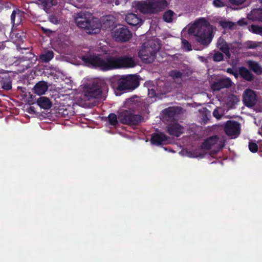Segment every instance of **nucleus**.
Instances as JSON below:
<instances>
[{"mask_svg": "<svg viewBox=\"0 0 262 262\" xmlns=\"http://www.w3.org/2000/svg\"><path fill=\"white\" fill-rule=\"evenodd\" d=\"M136 66V61L132 57L128 56L118 57L111 56V70L121 68H132Z\"/></svg>", "mask_w": 262, "mask_h": 262, "instance_id": "0eeeda50", "label": "nucleus"}, {"mask_svg": "<svg viewBox=\"0 0 262 262\" xmlns=\"http://www.w3.org/2000/svg\"><path fill=\"white\" fill-rule=\"evenodd\" d=\"M166 128L167 133L171 136L178 137L183 133V126L177 122L168 124Z\"/></svg>", "mask_w": 262, "mask_h": 262, "instance_id": "2eb2a0df", "label": "nucleus"}, {"mask_svg": "<svg viewBox=\"0 0 262 262\" xmlns=\"http://www.w3.org/2000/svg\"><path fill=\"white\" fill-rule=\"evenodd\" d=\"M240 124L235 121H227L224 127V131L226 134L231 136L232 138H235L240 134Z\"/></svg>", "mask_w": 262, "mask_h": 262, "instance_id": "9b49d317", "label": "nucleus"}, {"mask_svg": "<svg viewBox=\"0 0 262 262\" xmlns=\"http://www.w3.org/2000/svg\"><path fill=\"white\" fill-rule=\"evenodd\" d=\"M140 84L138 77L135 75L123 76L117 81L116 89L119 91L134 90Z\"/></svg>", "mask_w": 262, "mask_h": 262, "instance_id": "39448f33", "label": "nucleus"}, {"mask_svg": "<svg viewBox=\"0 0 262 262\" xmlns=\"http://www.w3.org/2000/svg\"><path fill=\"white\" fill-rule=\"evenodd\" d=\"M21 20V11L19 9L14 10L11 15V23L13 26L19 25Z\"/></svg>", "mask_w": 262, "mask_h": 262, "instance_id": "aec40b11", "label": "nucleus"}, {"mask_svg": "<svg viewBox=\"0 0 262 262\" xmlns=\"http://www.w3.org/2000/svg\"><path fill=\"white\" fill-rule=\"evenodd\" d=\"M155 93L156 92L154 90H151V94H152V96H154L155 94Z\"/></svg>", "mask_w": 262, "mask_h": 262, "instance_id": "3c124183", "label": "nucleus"}, {"mask_svg": "<svg viewBox=\"0 0 262 262\" xmlns=\"http://www.w3.org/2000/svg\"><path fill=\"white\" fill-rule=\"evenodd\" d=\"M251 29L254 33L262 35V27L252 25Z\"/></svg>", "mask_w": 262, "mask_h": 262, "instance_id": "c9c22d12", "label": "nucleus"}, {"mask_svg": "<svg viewBox=\"0 0 262 262\" xmlns=\"http://www.w3.org/2000/svg\"><path fill=\"white\" fill-rule=\"evenodd\" d=\"M143 119L141 115L135 114L131 110H125L118 114L119 121L122 124L137 125Z\"/></svg>", "mask_w": 262, "mask_h": 262, "instance_id": "423d86ee", "label": "nucleus"}, {"mask_svg": "<svg viewBox=\"0 0 262 262\" xmlns=\"http://www.w3.org/2000/svg\"><path fill=\"white\" fill-rule=\"evenodd\" d=\"M182 43L183 48L188 51L192 50V47L191 44L189 41L185 39L182 40Z\"/></svg>", "mask_w": 262, "mask_h": 262, "instance_id": "f704fd0d", "label": "nucleus"}, {"mask_svg": "<svg viewBox=\"0 0 262 262\" xmlns=\"http://www.w3.org/2000/svg\"><path fill=\"white\" fill-rule=\"evenodd\" d=\"M108 121L110 123L112 126H116L118 123V115L117 116L114 113H110L108 116Z\"/></svg>", "mask_w": 262, "mask_h": 262, "instance_id": "7c9ffc66", "label": "nucleus"}, {"mask_svg": "<svg viewBox=\"0 0 262 262\" xmlns=\"http://www.w3.org/2000/svg\"><path fill=\"white\" fill-rule=\"evenodd\" d=\"M167 6L166 0H145L138 1L136 4V8L144 14H157Z\"/></svg>", "mask_w": 262, "mask_h": 262, "instance_id": "20e7f679", "label": "nucleus"}, {"mask_svg": "<svg viewBox=\"0 0 262 262\" xmlns=\"http://www.w3.org/2000/svg\"><path fill=\"white\" fill-rule=\"evenodd\" d=\"M116 5H118V3H117V2H116V3H115Z\"/></svg>", "mask_w": 262, "mask_h": 262, "instance_id": "6e6d98bb", "label": "nucleus"}, {"mask_svg": "<svg viewBox=\"0 0 262 262\" xmlns=\"http://www.w3.org/2000/svg\"><path fill=\"white\" fill-rule=\"evenodd\" d=\"M0 82L2 88L5 90L8 91L12 88V79L11 77L8 75H6L2 77Z\"/></svg>", "mask_w": 262, "mask_h": 262, "instance_id": "5701e85b", "label": "nucleus"}, {"mask_svg": "<svg viewBox=\"0 0 262 262\" xmlns=\"http://www.w3.org/2000/svg\"><path fill=\"white\" fill-rule=\"evenodd\" d=\"M174 14L173 11L171 10H167L164 12L163 15L164 21L166 23H171L172 21V17Z\"/></svg>", "mask_w": 262, "mask_h": 262, "instance_id": "c756f323", "label": "nucleus"}, {"mask_svg": "<svg viewBox=\"0 0 262 262\" xmlns=\"http://www.w3.org/2000/svg\"><path fill=\"white\" fill-rule=\"evenodd\" d=\"M168 137L162 132L155 133L151 135L150 142L153 145L156 146L166 144Z\"/></svg>", "mask_w": 262, "mask_h": 262, "instance_id": "4468645a", "label": "nucleus"}, {"mask_svg": "<svg viewBox=\"0 0 262 262\" xmlns=\"http://www.w3.org/2000/svg\"><path fill=\"white\" fill-rule=\"evenodd\" d=\"M196 157H200L201 158H203V154H200L199 156H196Z\"/></svg>", "mask_w": 262, "mask_h": 262, "instance_id": "864d4df0", "label": "nucleus"}, {"mask_svg": "<svg viewBox=\"0 0 262 262\" xmlns=\"http://www.w3.org/2000/svg\"><path fill=\"white\" fill-rule=\"evenodd\" d=\"M170 75L173 79H176L181 78L182 76V73L179 71L172 70L171 71Z\"/></svg>", "mask_w": 262, "mask_h": 262, "instance_id": "4c0bfd02", "label": "nucleus"}, {"mask_svg": "<svg viewBox=\"0 0 262 262\" xmlns=\"http://www.w3.org/2000/svg\"><path fill=\"white\" fill-rule=\"evenodd\" d=\"M54 57V53L51 50H48L39 56L40 59L44 62H49Z\"/></svg>", "mask_w": 262, "mask_h": 262, "instance_id": "bb28decb", "label": "nucleus"}, {"mask_svg": "<svg viewBox=\"0 0 262 262\" xmlns=\"http://www.w3.org/2000/svg\"><path fill=\"white\" fill-rule=\"evenodd\" d=\"M6 38L5 27L3 24L0 23V43H3Z\"/></svg>", "mask_w": 262, "mask_h": 262, "instance_id": "72a5a7b5", "label": "nucleus"}, {"mask_svg": "<svg viewBox=\"0 0 262 262\" xmlns=\"http://www.w3.org/2000/svg\"><path fill=\"white\" fill-rule=\"evenodd\" d=\"M238 72L241 77L245 81L251 82L254 79V75L245 67H239Z\"/></svg>", "mask_w": 262, "mask_h": 262, "instance_id": "dca6fc26", "label": "nucleus"}, {"mask_svg": "<svg viewBox=\"0 0 262 262\" xmlns=\"http://www.w3.org/2000/svg\"><path fill=\"white\" fill-rule=\"evenodd\" d=\"M41 29L42 31H43V32L46 34L49 35L53 32V31L51 30H50L49 29L43 27H41Z\"/></svg>", "mask_w": 262, "mask_h": 262, "instance_id": "79ce46f5", "label": "nucleus"}, {"mask_svg": "<svg viewBox=\"0 0 262 262\" xmlns=\"http://www.w3.org/2000/svg\"><path fill=\"white\" fill-rule=\"evenodd\" d=\"M213 115L216 118H219L221 117V116L219 115L218 111L216 110H214Z\"/></svg>", "mask_w": 262, "mask_h": 262, "instance_id": "49530a36", "label": "nucleus"}, {"mask_svg": "<svg viewBox=\"0 0 262 262\" xmlns=\"http://www.w3.org/2000/svg\"><path fill=\"white\" fill-rule=\"evenodd\" d=\"M107 87L105 83L103 81H94L88 89L87 96L95 99L99 98L102 95V91L106 89Z\"/></svg>", "mask_w": 262, "mask_h": 262, "instance_id": "1a4fd4ad", "label": "nucleus"}, {"mask_svg": "<svg viewBox=\"0 0 262 262\" xmlns=\"http://www.w3.org/2000/svg\"><path fill=\"white\" fill-rule=\"evenodd\" d=\"M30 58H31L30 57H23L20 59L19 65L23 67V71H25L31 67V62L30 60Z\"/></svg>", "mask_w": 262, "mask_h": 262, "instance_id": "c85d7f7f", "label": "nucleus"}, {"mask_svg": "<svg viewBox=\"0 0 262 262\" xmlns=\"http://www.w3.org/2000/svg\"><path fill=\"white\" fill-rule=\"evenodd\" d=\"M126 22L130 26H136L142 23L141 18L134 13H129L125 16Z\"/></svg>", "mask_w": 262, "mask_h": 262, "instance_id": "f3484780", "label": "nucleus"}, {"mask_svg": "<svg viewBox=\"0 0 262 262\" xmlns=\"http://www.w3.org/2000/svg\"><path fill=\"white\" fill-rule=\"evenodd\" d=\"M79 58L84 65L89 68L98 69L102 71L111 70V56L104 57L101 54L89 51L81 54Z\"/></svg>", "mask_w": 262, "mask_h": 262, "instance_id": "f03ea898", "label": "nucleus"}, {"mask_svg": "<svg viewBox=\"0 0 262 262\" xmlns=\"http://www.w3.org/2000/svg\"><path fill=\"white\" fill-rule=\"evenodd\" d=\"M258 134L262 137V124L261 127L258 129Z\"/></svg>", "mask_w": 262, "mask_h": 262, "instance_id": "8fccbe9b", "label": "nucleus"}, {"mask_svg": "<svg viewBox=\"0 0 262 262\" xmlns=\"http://www.w3.org/2000/svg\"><path fill=\"white\" fill-rule=\"evenodd\" d=\"M37 105L45 110H48L51 107L52 103L49 98L46 97H40L37 100Z\"/></svg>", "mask_w": 262, "mask_h": 262, "instance_id": "412c9836", "label": "nucleus"}, {"mask_svg": "<svg viewBox=\"0 0 262 262\" xmlns=\"http://www.w3.org/2000/svg\"><path fill=\"white\" fill-rule=\"evenodd\" d=\"M235 71H236L233 68H228L227 69V72L232 75H233Z\"/></svg>", "mask_w": 262, "mask_h": 262, "instance_id": "a18cd8bd", "label": "nucleus"}, {"mask_svg": "<svg viewBox=\"0 0 262 262\" xmlns=\"http://www.w3.org/2000/svg\"><path fill=\"white\" fill-rule=\"evenodd\" d=\"M243 102L248 107H252L256 103L257 101V96L256 92L250 89L245 90L243 95Z\"/></svg>", "mask_w": 262, "mask_h": 262, "instance_id": "f8f14e48", "label": "nucleus"}, {"mask_svg": "<svg viewBox=\"0 0 262 262\" xmlns=\"http://www.w3.org/2000/svg\"><path fill=\"white\" fill-rule=\"evenodd\" d=\"M4 71L3 70H0V73H3Z\"/></svg>", "mask_w": 262, "mask_h": 262, "instance_id": "5fc2aeb1", "label": "nucleus"}, {"mask_svg": "<svg viewBox=\"0 0 262 262\" xmlns=\"http://www.w3.org/2000/svg\"><path fill=\"white\" fill-rule=\"evenodd\" d=\"M213 60L215 62H220L224 60V55L219 51L215 52L212 57Z\"/></svg>", "mask_w": 262, "mask_h": 262, "instance_id": "473e14b6", "label": "nucleus"}, {"mask_svg": "<svg viewBox=\"0 0 262 262\" xmlns=\"http://www.w3.org/2000/svg\"><path fill=\"white\" fill-rule=\"evenodd\" d=\"M157 51L151 46L148 47L143 45L138 52V56L143 62L150 63L156 58Z\"/></svg>", "mask_w": 262, "mask_h": 262, "instance_id": "9d476101", "label": "nucleus"}, {"mask_svg": "<svg viewBox=\"0 0 262 262\" xmlns=\"http://www.w3.org/2000/svg\"><path fill=\"white\" fill-rule=\"evenodd\" d=\"M247 64L249 69L257 75L262 74V68L258 62L252 60H249L247 62Z\"/></svg>", "mask_w": 262, "mask_h": 262, "instance_id": "b1692460", "label": "nucleus"}, {"mask_svg": "<svg viewBox=\"0 0 262 262\" xmlns=\"http://www.w3.org/2000/svg\"><path fill=\"white\" fill-rule=\"evenodd\" d=\"M213 4L214 7L217 8H221L225 6L224 3L221 0H214Z\"/></svg>", "mask_w": 262, "mask_h": 262, "instance_id": "58836bf2", "label": "nucleus"}, {"mask_svg": "<svg viewBox=\"0 0 262 262\" xmlns=\"http://www.w3.org/2000/svg\"><path fill=\"white\" fill-rule=\"evenodd\" d=\"M261 4H262V0H261Z\"/></svg>", "mask_w": 262, "mask_h": 262, "instance_id": "4d7b16f0", "label": "nucleus"}, {"mask_svg": "<svg viewBox=\"0 0 262 262\" xmlns=\"http://www.w3.org/2000/svg\"><path fill=\"white\" fill-rule=\"evenodd\" d=\"M217 47L228 57V58H230L231 54L229 48L226 41L222 40L221 42H218Z\"/></svg>", "mask_w": 262, "mask_h": 262, "instance_id": "a878e982", "label": "nucleus"}, {"mask_svg": "<svg viewBox=\"0 0 262 262\" xmlns=\"http://www.w3.org/2000/svg\"><path fill=\"white\" fill-rule=\"evenodd\" d=\"M249 149L250 151L252 152H256L258 150V145L256 143L249 142Z\"/></svg>", "mask_w": 262, "mask_h": 262, "instance_id": "e433bc0d", "label": "nucleus"}, {"mask_svg": "<svg viewBox=\"0 0 262 262\" xmlns=\"http://www.w3.org/2000/svg\"><path fill=\"white\" fill-rule=\"evenodd\" d=\"M2 43H0V50L4 49L3 45Z\"/></svg>", "mask_w": 262, "mask_h": 262, "instance_id": "603ef678", "label": "nucleus"}, {"mask_svg": "<svg viewBox=\"0 0 262 262\" xmlns=\"http://www.w3.org/2000/svg\"><path fill=\"white\" fill-rule=\"evenodd\" d=\"M248 17L253 21H258L262 23V8L252 10Z\"/></svg>", "mask_w": 262, "mask_h": 262, "instance_id": "4be33fe9", "label": "nucleus"}, {"mask_svg": "<svg viewBox=\"0 0 262 262\" xmlns=\"http://www.w3.org/2000/svg\"><path fill=\"white\" fill-rule=\"evenodd\" d=\"M218 137L217 136H213L206 139L202 144L201 147L206 149H210L212 146L217 142Z\"/></svg>", "mask_w": 262, "mask_h": 262, "instance_id": "6ab92c4d", "label": "nucleus"}, {"mask_svg": "<svg viewBox=\"0 0 262 262\" xmlns=\"http://www.w3.org/2000/svg\"><path fill=\"white\" fill-rule=\"evenodd\" d=\"M163 113L169 117H173L176 114V110L173 107H169L163 110Z\"/></svg>", "mask_w": 262, "mask_h": 262, "instance_id": "2f4dec72", "label": "nucleus"}, {"mask_svg": "<svg viewBox=\"0 0 262 262\" xmlns=\"http://www.w3.org/2000/svg\"><path fill=\"white\" fill-rule=\"evenodd\" d=\"M111 34L117 42H125L130 40L132 33L128 28L125 25L119 24L112 30Z\"/></svg>", "mask_w": 262, "mask_h": 262, "instance_id": "6e6552de", "label": "nucleus"}, {"mask_svg": "<svg viewBox=\"0 0 262 262\" xmlns=\"http://www.w3.org/2000/svg\"><path fill=\"white\" fill-rule=\"evenodd\" d=\"M38 1L46 12H48L53 6L57 4L56 0H38Z\"/></svg>", "mask_w": 262, "mask_h": 262, "instance_id": "393cba45", "label": "nucleus"}, {"mask_svg": "<svg viewBox=\"0 0 262 262\" xmlns=\"http://www.w3.org/2000/svg\"><path fill=\"white\" fill-rule=\"evenodd\" d=\"M233 82L228 77L219 79L214 82L211 85L213 91H220L224 88H229L232 85Z\"/></svg>", "mask_w": 262, "mask_h": 262, "instance_id": "ddd939ff", "label": "nucleus"}, {"mask_svg": "<svg viewBox=\"0 0 262 262\" xmlns=\"http://www.w3.org/2000/svg\"><path fill=\"white\" fill-rule=\"evenodd\" d=\"M239 101V100L236 95L231 94L227 98L226 104L229 107L232 108Z\"/></svg>", "mask_w": 262, "mask_h": 262, "instance_id": "cd10ccee", "label": "nucleus"}, {"mask_svg": "<svg viewBox=\"0 0 262 262\" xmlns=\"http://www.w3.org/2000/svg\"><path fill=\"white\" fill-rule=\"evenodd\" d=\"M113 21H108L107 19L105 21L104 23V24H105L106 25H108L109 26H112V25L113 24Z\"/></svg>", "mask_w": 262, "mask_h": 262, "instance_id": "de8ad7c7", "label": "nucleus"}, {"mask_svg": "<svg viewBox=\"0 0 262 262\" xmlns=\"http://www.w3.org/2000/svg\"><path fill=\"white\" fill-rule=\"evenodd\" d=\"M188 33L195 36V40L201 45L207 46L213 38L212 26L204 18H201L191 25Z\"/></svg>", "mask_w": 262, "mask_h": 262, "instance_id": "f257e3e1", "label": "nucleus"}, {"mask_svg": "<svg viewBox=\"0 0 262 262\" xmlns=\"http://www.w3.org/2000/svg\"><path fill=\"white\" fill-rule=\"evenodd\" d=\"M233 75L234 76V77L236 78V79H237L238 78V76H239V72L237 73L236 71H235Z\"/></svg>", "mask_w": 262, "mask_h": 262, "instance_id": "09e8293b", "label": "nucleus"}, {"mask_svg": "<svg viewBox=\"0 0 262 262\" xmlns=\"http://www.w3.org/2000/svg\"><path fill=\"white\" fill-rule=\"evenodd\" d=\"M237 24L239 26H243L247 25V23L245 18H242L237 21Z\"/></svg>", "mask_w": 262, "mask_h": 262, "instance_id": "37998d69", "label": "nucleus"}, {"mask_svg": "<svg viewBox=\"0 0 262 262\" xmlns=\"http://www.w3.org/2000/svg\"><path fill=\"white\" fill-rule=\"evenodd\" d=\"M75 21L79 28L83 29L88 34H97L100 31L101 25L99 20L90 13H77Z\"/></svg>", "mask_w": 262, "mask_h": 262, "instance_id": "7ed1b4c3", "label": "nucleus"}, {"mask_svg": "<svg viewBox=\"0 0 262 262\" xmlns=\"http://www.w3.org/2000/svg\"><path fill=\"white\" fill-rule=\"evenodd\" d=\"M48 86L47 83L43 81H39L34 87V92L38 95H41L45 93L47 91Z\"/></svg>", "mask_w": 262, "mask_h": 262, "instance_id": "a211bd4d", "label": "nucleus"}, {"mask_svg": "<svg viewBox=\"0 0 262 262\" xmlns=\"http://www.w3.org/2000/svg\"><path fill=\"white\" fill-rule=\"evenodd\" d=\"M233 5H239L242 4L246 0H229Z\"/></svg>", "mask_w": 262, "mask_h": 262, "instance_id": "ea45409f", "label": "nucleus"}, {"mask_svg": "<svg viewBox=\"0 0 262 262\" xmlns=\"http://www.w3.org/2000/svg\"><path fill=\"white\" fill-rule=\"evenodd\" d=\"M257 47L256 44L253 41H249L247 43V47L248 49H255Z\"/></svg>", "mask_w": 262, "mask_h": 262, "instance_id": "a19ab883", "label": "nucleus"}, {"mask_svg": "<svg viewBox=\"0 0 262 262\" xmlns=\"http://www.w3.org/2000/svg\"><path fill=\"white\" fill-rule=\"evenodd\" d=\"M28 112L29 113H35V108L33 106H30L28 109Z\"/></svg>", "mask_w": 262, "mask_h": 262, "instance_id": "c03bdc74", "label": "nucleus"}]
</instances>
